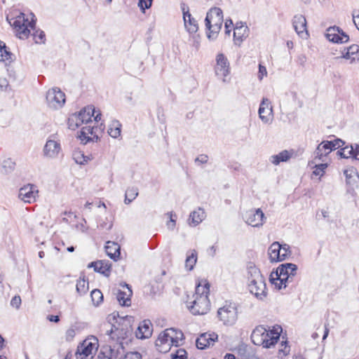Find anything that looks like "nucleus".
<instances>
[{"label":"nucleus","instance_id":"f257e3e1","mask_svg":"<svg viewBox=\"0 0 359 359\" xmlns=\"http://www.w3.org/2000/svg\"><path fill=\"white\" fill-rule=\"evenodd\" d=\"M107 320L111 325V329L107 330V334L110 335L111 339H124L132 334V323L134 321L133 316L120 318L118 312H114L107 316Z\"/></svg>","mask_w":359,"mask_h":359},{"label":"nucleus","instance_id":"f03ea898","mask_svg":"<svg viewBox=\"0 0 359 359\" xmlns=\"http://www.w3.org/2000/svg\"><path fill=\"white\" fill-rule=\"evenodd\" d=\"M298 267L293 263L280 264L276 271H273L269 277V281L278 290L286 288L293 281L297 274Z\"/></svg>","mask_w":359,"mask_h":359},{"label":"nucleus","instance_id":"7ed1b4c3","mask_svg":"<svg viewBox=\"0 0 359 359\" xmlns=\"http://www.w3.org/2000/svg\"><path fill=\"white\" fill-rule=\"evenodd\" d=\"M223 23V12L220 8L212 7L207 13L205 25L209 32L207 36L210 40H215L222 28Z\"/></svg>","mask_w":359,"mask_h":359},{"label":"nucleus","instance_id":"20e7f679","mask_svg":"<svg viewBox=\"0 0 359 359\" xmlns=\"http://www.w3.org/2000/svg\"><path fill=\"white\" fill-rule=\"evenodd\" d=\"M32 20L29 21L27 18L23 13H20L16 18L11 20L7 17L9 24L13 27L16 32V35L20 39H27L30 34V29H36L35 15L32 13Z\"/></svg>","mask_w":359,"mask_h":359},{"label":"nucleus","instance_id":"39448f33","mask_svg":"<svg viewBox=\"0 0 359 359\" xmlns=\"http://www.w3.org/2000/svg\"><path fill=\"white\" fill-rule=\"evenodd\" d=\"M202 289L201 294L196 297L192 302V304L188 306L190 312L194 315H203L210 310V301L208 297L210 292V284L205 283Z\"/></svg>","mask_w":359,"mask_h":359},{"label":"nucleus","instance_id":"423d86ee","mask_svg":"<svg viewBox=\"0 0 359 359\" xmlns=\"http://www.w3.org/2000/svg\"><path fill=\"white\" fill-rule=\"evenodd\" d=\"M346 142L340 138L321 142V143L318 145L314 152V160L323 161L324 156H327L332 151L344 146Z\"/></svg>","mask_w":359,"mask_h":359},{"label":"nucleus","instance_id":"0eeeda50","mask_svg":"<svg viewBox=\"0 0 359 359\" xmlns=\"http://www.w3.org/2000/svg\"><path fill=\"white\" fill-rule=\"evenodd\" d=\"M217 317L224 325H233L238 319V309L235 303L226 304L217 311Z\"/></svg>","mask_w":359,"mask_h":359},{"label":"nucleus","instance_id":"6e6552de","mask_svg":"<svg viewBox=\"0 0 359 359\" xmlns=\"http://www.w3.org/2000/svg\"><path fill=\"white\" fill-rule=\"evenodd\" d=\"M46 102L50 108L57 109L65 103V95L59 88H53L46 93Z\"/></svg>","mask_w":359,"mask_h":359},{"label":"nucleus","instance_id":"1a4fd4ad","mask_svg":"<svg viewBox=\"0 0 359 359\" xmlns=\"http://www.w3.org/2000/svg\"><path fill=\"white\" fill-rule=\"evenodd\" d=\"M243 218L245 222L253 227H260L263 225L266 217L263 211L260 208L252 209L246 211Z\"/></svg>","mask_w":359,"mask_h":359},{"label":"nucleus","instance_id":"9d476101","mask_svg":"<svg viewBox=\"0 0 359 359\" xmlns=\"http://www.w3.org/2000/svg\"><path fill=\"white\" fill-rule=\"evenodd\" d=\"M259 283H258V280L251 281L248 283V287L250 293L257 299L263 300L267 295L266 285L264 278L259 280Z\"/></svg>","mask_w":359,"mask_h":359},{"label":"nucleus","instance_id":"9b49d317","mask_svg":"<svg viewBox=\"0 0 359 359\" xmlns=\"http://www.w3.org/2000/svg\"><path fill=\"white\" fill-rule=\"evenodd\" d=\"M252 342L257 346L267 344V330L263 325L256 327L251 334Z\"/></svg>","mask_w":359,"mask_h":359},{"label":"nucleus","instance_id":"f8f14e48","mask_svg":"<svg viewBox=\"0 0 359 359\" xmlns=\"http://www.w3.org/2000/svg\"><path fill=\"white\" fill-rule=\"evenodd\" d=\"M215 71L217 76H222L223 77H226L230 72L229 62L223 53H219L216 57Z\"/></svg>","mask_w":359,"mask_h":359},{"label":"nucleus","instance_id":"ddd939ff","mask_svg":"<svg viewBox=\"0 0 359 359\" xmlns=\"http://www.w3.org/2000/svg\"><path fill=\"white\" fill-rule=\"evenodd\" d=\"M152 332V323L150 320L147 319L140 322L135 331V336L138 339H145L149 338Z\"/></svg>","mask_w":359,"mask_h":359},{"label":"nucleus","instance_id":"4468645a","mask_svg":"<svg viewBox=\"0 0 359 359\" xmlns=\"http://www.w3.org/2000/svg\"><path fill=\"white\" fill-rule=\"evenodd\" d=\"M218 335L215 333H203L196 340V345L197 348L203 350L209 347L211 344L217 340Z\"/></svg>","mask_w":359,"mask_h":359},{"label":"nucleus","instance_id":"2eb2a0df","mask_svg":"<svg viewBox=\"0 0 359 359\" xmlns=\"http://www.w3.org/2000/svg\"><path fill=\"white\" fill-rule=\"evenodd\" d=\"M38 190L33 184H28L19 190V198L25 203H32L35 201V194Z\"/></svg>","mask_w":359,"mask_h":359},{"label":"nucleus","instance_id":"dca6fc26","mask_svg":"<svg viewBox=\"0 0 359 359\" xmlns=\"http://www.w3.org/2000/svg\"><path fill=\"white\" fill-rule=\"evenodd\" d=\"M121 286L127 288L128 291L124 292L121 290H118L116 294L117 301L121 306H129L131 304L130 298L133 295L131 287L126 283H121Z\"/></svg>","mask_w":359,"mask_h":359},{"label":"nucleus","instance_id":"f3484780","mask_svg":"<svg viewBox=\"0 0 359 359\" xmlns=\"http://www.w3.org/2000/svg\"><path fill=\"white\" fill-rule=\"evenodd\" d=\"M270 102L267 98H263L259 108V116L261 120L267 123L272 118V108L269 107Z\"/></svg>","mask_w":359,"mask_h":359},{"label":"nucleus","instance_id":"a211bd4d","mask_svg":"<svg viewBox=\"0 0 359 359\" xmlns=\"http://www.w3.org/2000/svg\"><path fill=\"white\" fill-rule=\"evenodd\" d=\"M282 327L280 326L273 327L271 330H267V344L264 345V348H270L274 346L280 337Z\"/></svg>","mask_w":359,"mask_h":359},{"label":"nucleus","instance_id":"6ab92c4d","mask_svg":"<svg viewBox=\"0 0 359 359\" xmlns=\"http://www.w3.org/2000/svg\"><path fill=\"white\" fill-rule=\"evenodd\" d=\"M61 149L60 144L55 140H48L43 148V153L46 156L55 158L57 156Z\"/></svg>","mask_w":359,"mask_h":359},{"label":"nucleus","instance_id":"aec40b11","mask_svg":"<svg viewBox=\"0 0 359 359\" xmlns=\"http://www.w3.org/2000/svg\"><path fill=\"white\" fill-rule=\"evenodd\" d=\"M246 269L248 283H251V281H257L264 278L262 274L261 273L260 270L255 266V264L253 262H248L247 264ZM258 283H259V281H258Z\"/></svg>","mask_w":359,"mask_h":359},{"label":"nucleus","instance_id":"412c9836","mask_svg":"<svg viewBox=\"0 0 359 359\" xmlns=\"http://www.w3.org/2000/svg\"><path fill=\"white\" fill-rule=\"evenodd\" d=\"M292 25L298 35L304 34L308 35V32L306 29V20L304 15H294L292 20Z\"/></svg>","mask_w":359,"mask_h":359},{"label":"nucleus","instance_id":"4be33fe9","mask_svg":"<svg viewBox=\"0 0 359 359\" xmlns=\"http://www.w3.org/2000/svg\"><path fill=\"white\" fill-rule=\"evenodd\" d=\"M238 24L236 23L233 32V39L236 44L237 42L239 43L243 42L247 38L249 32V28L245 23L241 22V26H238Z\"/></svg>","mask_w":359,"mask_h":359},{"label":"nucleus","instance_id":"5701e85b","mask_svg":"<svg viewBox=\"0 0 359 359\" xmlns=\"http://www.w3.org/2000/svg\"><path fill=\"white\" fill-rule=\"evenodd\" d=\"M269 259L271 262H282L281 244L278 242H273L269 248Z\"/></svg>","mask_w":359,"mask_h":359},{"label":"nucleus","instance_id":"b1692460","mask_svg":"<svg viewBox=\"0 0 359 359\" xmlns=\"http://www.w3.org/2000/svg\"><path fill=\"white\" fill-rule=\"evenodd\" d=\"M105 250L107 255L114 261H117L121 255V247L117 243L107 242Z\"/></svg>","mask_w":359,"mask_h":359},{"label":"nucleus","instance_id":"393cba45","mask_svg":"<svg viewBox=\"0 0 359 359\" xmlns=\"http://www.w3.org/2000/svg\"><path fill=\"white\" fill-rule=\"evenodd\" d=\"M124 346L122 342H120L119 344L116 346H106V352L105 353H108L107 357L108 359H117L119 356L122 357L125 355L124 353Z\"/></svg>","mask_w":359,"mask_h":359},{"label":"nucleus","instance_id":"a878e982","mask_svg":"<svg viewBox=\"0 0 359 359\" xmlns=\"http://www.w3.org/2000/svg\"><path fill=\"white\" fill-rule=\"evenodd\" d=\"M95 113V109L93 106L89 105L86 107H84L83 109H81L78 115L81 118V122L83 123H88V122H91L92 117L94 116V114Z\"/></svg>","mask_w":359,"mask_h":359},{"label":"nucleus","instance_id":"bb28decb","mask_svg":"<svg viewBox=\"0 0 359 359\" xmlns=\"http://www.w3.org/2000/svg\"><path fill=\"white\" fill-rule=\"evenodd\" d=\"M15 55L9 50L6 43L0 41V61L11 62Z\"/></svg>","mask_w":359,"mask_h":359},{"label":"nucleus","instance_id":"cd10ccee","mask_svg":"<svg viewBox=\"0 0 359 359\" xmlns=\"http://www.w3.org/2000/svg\"><path fill=\"white\" fill-rule=\"evenodd\" d=\"M292 154L287 150H283L278 154L271 156V162L274 165H278L281 162H286L290 159Z\"/></svg>","mask_w":359,"mask_h":359},{"label":"nucleus","instance_id":"c85d7f7f","mask_svg":"<svg viewBox=\"0 0 359 359\" xmlns=\"http://www.w3.org/2000/svg\"><path fill=\"white\" fill-rule=\"evenodd\" d=\"M205 212L201 208H198L197 210H194L190 213L189 215V224L194 226L199 224L204 219Z\"/></svg>","mask_w":359,"mask_h":359},{"label":"nucleus","instance_id":"c756f323","mask_svg":"<svg viewBox=\"0 0 359 359\" xmlns=\"http://www.w3.org/2000/svg\"><path fill=\"white\" fill-rule=\"evenodd\" d=\"M344 174L346 177V182L347 184L353 186L357 182L356 179L358 178V175L354 168H351L345 170Z\"/></svg>","mask_w":359,"mask_h":359},{"label":"nucleus","instance_id":"7c9ffc66","mask_svg":"<svg viewBox=\"0 0 359 359\" xmlns=\"http://www.w3.org/2000/svg\"><path fill=\"white\" fill-rule=\"evenodd\" d=\"M339 27H331L327 29V33L325 34L326 38L333 43H339Z\"/></svg>","mask_w":359,"mask_h":359},{"label":"nucleus","instance_id":"2f4dec72","mask_svg":"<svg viewBox=\"0 0 359 359\" xmlns=\"http://www.w3.org/2000/svg\"><path fill=\"white\" fill-rule=\"evenodd\" d=\"M197 262V252L195 250H191V254L187 255L185 260V268L188 271H191Z\"/></svg>","mask_w":359,"mask_h":359},{"label":"nucleus","instance_id":"473e14b6","mask_svg":"<svg viewBox=\"0 0 359 359\" xmlns=\"http://www.w3.org/2000/svg\"><path fill=\"white\" fill-rule=\"evenodd\" d=\"M121 124L118 121H114L108 130L109 135L113 138H118L121 135Z\"/></svg>","mask_w":359,"mask_h":359},{"label":"nucleus","instance_id":"72a5a7b5","mask_svg":"<svg viewBox=\"0 0 359 359\" xmlns=\"http://www.w3.org/2000/svg\"><path fill=\"white\" fill-rule=\"evenodd\" d=\"M95 272L101 273L106 277H109L111 271V264L105 263L102 260L99 261V265L95 268Z\"/></svg>","mask_w":359,"mask_h":359},{"label":"nucleus","instance_id":"f704fd0d","mask_svg":"<svg viewBox=\"0 0 359 359\" xmlns=\"http://www.w3.org/2000/svg\"><path fill=\"white\" fill-rule=\"evenodd\" d=\"M175 332V328H169L166 329L165 331L162 332L159 335L156 340V345H158V342L161 344H165L170 341V334Z\"/></svg>","mask_w":359,"mask_h":359},{"label":"nucleus","instance_id":"c9c22d12","mask_svg":"<svg viewBox=\"0 0 359 359\" xmlns=\"http://www.w3.org/2000/svg\"><path fill=\"white\" fill-rule=\"evenodd\" d=\"M81 118L78 114H72L69 118L67 121L68 128L71 130H75L79 128L83 123L81 122Z\"/></svg>","mask_w":359,"mask_h":359},{"label":"nucleus","instance_id":"e433bc0d","mask_svg":"<svg viewBox=\"0 0 359 359\" xmlns=\"http://www.w3.org/2000/svg\"><path fill=\"white\" fill-rule=\"evenodd\" d=\"M138 196V189L137 187L128 188L125 194L124 202L126 204L130 203Z\"/></svg>","mask_w":359,"mask_h":359},{"label":"nucleus","instance_id":"4c0bfd02","mask_svg":"<svg viewBox=\"0 0 359 359\" xmlns=\"http://www.w3.org/2000/svg\"><path fill=\"white\" fill-rule=\"evenodd\" d=\"M76 287L77 292L81 295L85 294L87 292L88 290V281L85 278V276H83L82 278H80V279L77 281Z\"/></svg>","mask_w":359,"mask_h":359},{"label":"nucleus","instance_id":"58836bf2","mask_svg":"<svg viewBox=\"0 0 359 359\" xmlns=\"http://www.w3.org/2000/svg\"><path fill=\"white\" fill-rule=\"evenodd\" d=\"M184 339V334L181 330L175 329V332L170 334V342L175 346H180V341Z\"/></svg>","mask_w":359,"mask_h":359},{"label":"nucleus","instance_id":"ea45409f","mask_svg":"<svg viewBox=\"0 0 359 359\" xmlns=\"http://www.w3.org/2000/svg\"><path fill=\"white\" fill-rule=\"evenodd\" d=\"M73 159L77 164L84 165L90 159L88 156H85L81 151H74L73 152Z\"/></svg>","mask_w":359,"mask_h":359},{"label":"nucleus","instance_id":"a19ab883","mask_svg":"<svg viewBox=\"0 0 359 359\" xmlns=\"http://www.w3.org/2000/svg\"><path fill=\"white\" fill-rule=\"evenodd\" d=\"M15 167V163L11 158L6 159L2 163L1 172L8 174L13 172Z\"/></svg>","mask_w":359,"mask_h":359},{"label":"nucleus","instance_id":"79ce46f5","mask_svg":"<svg viewBox=\"0 0 359 359\" xmlns=\"http://www.w3.org/2000/svg\"><path fill=\"white\" fill-rule=\"evenodd\" d=\"M90 297L93 304L95 306L100 305L103 301V294L98 289L93 290L90 293Z\"/></svg>","mask_w":359,"mask_h":359},{"label":"nucleus","instance_id":"37998d69","mask_svg":"<svg viewBox=\"0 0 359 359\" xmlns=\"http://www.w3.org/2000/svg\"><path fill=\"white\" fill-rule=\"evenodd\" d=\"M184 26L189 34H194L198 29L197 21L194 18L187 19V25Z\"/></svg>","mask_w":359,"mask_h":359},{"label":"nucleus","instance_id":"c03bdc74","mask_svg":"<svg viewBox=\"0 0 359 359\" xmlns=\"http://www.w3.org/2000/svg\"><path fill=\"white\" fill-rule=\"evenodd\" d=\"M34 32L32 34L34 40L36 43H44L46 41V34L41 29H34Z\"/></svg>","mask_w":359,"mask_h":359},{"label":"nucleus","instance_id":"a18cd8bd","mask_svg":"<svg viewBox=\"0 0 359 359\" xmlns=\"http://www.w3.org/2000/svg\"><path fill=\"white\" fill-rule=\"evenodd\" d=\"M358 52L359 46L356 44H353L351 46H349L347 48L346 52L343 54V57L346 59H349L351 58V56L354 55H355V57H357Z\"/></svg>","mask_w":359,"mask_h":359},{"label":"nucleus","instance_id":"49530a36","mask_svg":"<svg viewBox=\"0 0 359 359\" xmlns=\"http://www.w3.org/2000/svg\"><path fill=\"white\" fill-rule=\"evenodd\" d=\"M327 168V163H319L316 165L314 167V170L313 171V175L316 176H323L325 173V169Z\"/></svg>","mask_w":359,"mask_h":359},{"label":"nucleus","instance_id":"de8ad7c7","mask_svg":"<svg viewBox=\"0 0 359 359\" xmlns=\"http://www.w3.org/2000/svg\"><path fill=\"white\" fill-rule=\"evenodd\" d=\"M292 251L290 250V245L286 243L281 244V256L283 261L290 257Z\"/></svg>","mask_w":359,"mask_h":359},{"label":"nucleus","instance_id":"09e8293b","mask_svg":"<svg viewBox=\"0 0 359 359\" xmlns=\"http://www.w3.org/2000/svg\"><path fill=\"white\" fill-rule=\"evenodd\" d=\"M78 138L80 139V140L83 144H86L89 142L93 141V139L87 135L86 132V128H84L83 127L81 128L80 133L78 135Z\"/></svg>","mask_w":359,"mask_h":359},{"label":"nucleus","instance_id":"8fccbe9b","mask_svg":"<svg viewBox=\"0 0 359 359\" xmlns=\"http://www.w3.org/2000/svg\"><path fill=\"white\" fill-rule=\"evenodd\" d=\"M350 157L359 161V144H355V147L351 144L350 145V149L348 151Z\"/></svg>","mask_w":359,"mask_h":359},{"label":"nucleus","instance_id":"3c124183","mask_svg":"<svg viewBox=\"0 0 359 359\" xmlns=\"http://www.w3.org/2000/svg\"><path fill=\"white\" fill-rule=\"evenodd\" d=\"M153 0H139L138 6L142 13L151 6Z\"/></svg>","mask_w":359,"mask_h":359},{"label":"nucleus","instance_id":"603ef678","mask_svg":"<svg viewBox=\"0 0 359 359\" xmlns=\"http://www.w3.org/2000/svg\"><path fill=\"white\" fill-rule=\"evenodd\" d=\"M187 353L185 349L180 348L175 354H172V359H186Z\"/></svg>","mask_w":359,"mask_h":359},{"label":"nucleus","instance_id":"864d4df0","mask_svg":"<svg viewBox=\"0 0 359 359\" xmlns=\"http://www.w3.org/2000/svg\"><path fill=\"white\" fill-rule=\"evenodd\" d=\"M182 14H183V20H184V25H187V19H189L192 17H191V13H189V7L188 6L186 7L184 4H182Z\"/></svg>","mask_w":359,"mask_h":359},{"label":"nucleus","instance_id":"5fc2aeb1","mask_svg":"<svg viewBox=\"0 0 359 359\" xmlns=\"http://www.w3.org/2000/svg\"><path fill=\"white\" fill-rule=\"evenodd\" d=\"M349 148V146L347 145V146H345V147H340V149L338 150L336 153L337 156H339L340 158H350V155H347L346 154V151L347 149H348Z\"/></svg>","mask_w":359,"mask_h":359},{"label":"nucleus","instance_id":"6e6d98bb","mask_svg":"<svg viewBox=\"0 0 359 359\" xmlns=\"http://www.w3.org/2000/svg\"><path fill=\"white\" fill-rule=\"evenodd\" d=\"M339 43H344L347 42L349 40L348 35L340 28H339Z\"/></svg>","mask_w":359,"mask_h":359},{"label":"nucleus","instance_id":"4d7b16f0","mask_svg":"<svg viewBox=\"0 0 359 359\" xmlns=\"http://www.w3.org/2000/svg\"><path fill=\"white\" fill-rule=\"evenodd\" d=\"M124 357L126 359H142L141 354L137 351L127 353Z\"/></svg>","mask_w":359,"mask_h":359},{"label":"nucleus","instance_id":"13d9d810","mask_svg":"<svg viewBox=\"0 0 359 359\" xmlns=\"http://www.w3.org/2000/svg\"><path fill=\"white\" fill-rule=\"evenodd\" d=\"M11 304L12 306L15 307L16 309H19L21 304V298L20 296H14L11 301Z\"/></svg>","mask_w":359,"mask_h":359},{"label":"nucleus","instance_id":"bf43d9fd","mask_svg":"<svg viewBox=\"0 0 359 359\" xmlns=\"http://www.w3.org/2000/svg\"><path fill=\"white\" fill-rule=\"evenodd\" d=\"M352 17L356 28L359 30V11H353Z\"/></svg>","mask_w":359,"mask_h":359},{"label":"nucleus","instance_id":"052dcab7","mask_svg":"<svg viewBox=\"0 0 359 359\" xmlns=\"http://www.w3.org/2000/svg\"><path fill=\"white\" fill-rule=\"evenodd\" d=\"M208 160V156L205 154H201L199 155L196 159V163H206Z\"/></svg>","mask_w":359,"mask_h":359},{"label":"nucleus","instance_id":"680f3d73","mask_svg":"<svg viewBox=\"0 0 359 359\" xmlns=\"http://www.w3.org/2000/svg\"><path fill=\"white\" fill-rule=\"evenodd\" d=\"M266 69L264 66L262 65H259V72H258V77L261 80L263 78L264 75L266 74Z\"/></svg>","mask_w":359,"mask_h":359},{"label":"nucleus","instance_id":"e2e57ef3","mask_svg":"<svg viewBox=\"0 0 359 359\" xmlns=\"http://www.w3.org/2000/svg\"><path fill=\"white\" fill-rule=\"evenodd\" d=\"M83 128H86V132L88 135H91L93 136V135L96 133L97 130V127L85 126Z\"/></svg>","mask_w":359,"mask_h":359},{"label":"nucleus","instance_id":"0e129e2a","mask_svg":"<svg viewBox=\"0 0 359 359\" xmlns=\"http://www.w3.org/2000/svg\"><path fill=\"white\" fill-rule=\"evenodd\" d=\"M105 352L106 346H103L97 355L98 359H108L109 357L107 355L108 353H105Z\"/></svg>","mask_w":359,"mask_h":359},{"label":"nucleus","instance_id":"69168bd1","mask_svg":"<svg viewBox=\"0 0 359 359\" xmlns=\"http://www.w3.org/2000/svg\"><path fill=\"white\" fill-rule=\"evenodd\" d=\"M8 86V81L5 78H0V88L1 90H6Z\"/></svg>","mask_w":359,"mask_h":359},{"label":"nucleus","instance_id":"338daca9","mask_svg":"<svg viewBox=\"0 0 359 359\" xmlns=\"http://www.w3.org/2000/svg\"><path fill=\"white\" fill-rule=\"evenodd\" d=\"M306 62V57L304 55L302 54L298 56L297 62L299 65L304 66Z\"/></svg>","mask_w":359,"mask_h":359},{"label":"nucleus","instance_id":"774afa93","mask_svg":"<svg viewBox=\"0 0 359 359\" xmlns=\"http://www.w3.org/2000/svg\"><path fill=\"white\" fill-rule=\"evenodd\" d=\"M48 320L50 322L58 323L60 321L59 316L49 315L47 317Z\"/></svg>","mask_w":359,"mask_h":359}]
</instances>
